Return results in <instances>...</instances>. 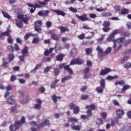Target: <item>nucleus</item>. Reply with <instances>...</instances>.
I'll return each instance as SVG.
<instances>
[{
	"label": "nucleus",
	"instance_id": "40",
	"mask_svg": "<svg viewBox=\"0 0 131 131\" xmlns=\"http://www.w3.org/2000/svg\"><path fill=\"white\" fill-rule=\"evenodd\" d=\"M115 85H117L118 84H120V85H123L124 84V81L123 80H120V81H118L115 82Z\"/></svg>",
	"mask_w": 131,
	"mask_h": 131
},
{
	"label": "nucleus",
	"instance_id": "1",
	"mask_svg": "<svg viewBox=\"0 0 131 131\" xmlns=\"http://www.w3.org/2000/svg\"><path fill=\"white\" fill-rule=\"evenodd\" d=\"M59 68L60 69H65V70H67L68 72L71 75H73V71H72V69L69 67V65H67L65 66V63H61L58 66Z\"/></svg>",
	"mask_w": 131,
	"mask_h": 131
},
{
	"label": "nucleus",
	"instance_id": "56",
	"mask_svg": "<svg viewBox=\"0 0 131 131\" xmlns=\"http://www.w3.org/2000/svg\"><path fill=\"white\" fill-rule=\"evenodd\" d=\"M110 28H109V27H104L103 28H102V30L104 32H108V31H109V30H110Z\"/></svg>",
	"mask_w": 131,
	"mask_h": 131
},
{
	"label": "nucleus",
	"instance_id": "27",
	"mask_svg": "<svg viewBox=\"0 0 131 131\" xmlns=\"http://www.w3.org/2000/svg\"><path fill=\"white\" fill-rule=\"evenodd\" d=\"M64 54H60L56 57L57 61H62L63 58H64Z\"/></svg>",
	"mask_w": 131,
	"mask_h": 131
},
{
	"label": "nucleus",
	"instance_id": "24",
	"mask_svg": "<svg viewBox=\"0 0 131 131\" xmlns=\"http://www.w3.org/2000/svg\"><path fill=\"white\" fill-rule=\"evenodd\" d=\"M71 78H72V76H71L70 75L66 76L61 79V82H64V81H66V80L71 79Z\"/></svg>",
	"mask_w": 131,
	"mask_h": 131
},
{
	"label": "nucleus",
	"instance_id": "50",
	"mask_svg": "<svg viewBox=\"0 0 131 131\" xmlns=\"http://www.w3.org/2000/svg\"><path fill=\"white\" fill-rule=\"evenodd\" d=\"M114 36H113L111 34L109 35V36L106 38V41H112L113 40Z\"/></svg>",
	"mask_w": 131,
	"mask_h": 131
},
{
	"label": "nucleus",
	"instance_id": "58",
	"mask_svg": "<svg viewBox=\"0 0 131 131\" xmlns=\"http://www.w3.org/2000/svg\"><path fill=\"white\" fill-rule=\"evenodd\" d=\"M118 30L116 29L113 31V32L111 34L112 35H113L114 37L116 35V34H118Z\"/></svg>",
	"mask_w": 131,
	"mask_h": 131
},
{
	"label": "nucleus",
	"instance_id": "12",
	"mask_svg": "<svg viewBox=\"0 0 131 131\" xmlns=\"http://www.w3.org/2000/svg\"><path fill=\"white\" fill-rule=\"evenodd\" d=\"M55 53H57L59 54L60 53V51L62 50V46H61V44L60 43H56L55 45V47H54Z\"/></svg>",
	"mask_w": 131,
	"mask_h": 131
},
{
	"label": "nucleus",
	"instance_id": "19",
	"mask_svg": "<svg viewBox=\"0 0 131 131\" xmlns=\"http://www.w3.org/2000/svg\"><path fill=\"white\" fill-rule=\"evenodd\" d=\"M22 54L24 56H27V54H28V48L27 47H25L21 51Z\"/></svg>",
	"mask_w": 131,
	"mask_h": 131
},
{
	"label": "nucleus",
	"instance_id": "45",
	"mask_svg": "<svg viewBox=\"0 0 131 131\" xmlns=\"http://www.w3.org/2000/svg\"><path fill=\"white\" fill-rule=\"evenodd\" d=\"M130 54H131V49H129L125 51L122 53V55H130Z\"/></svg>",
	"mask_w": 131,
	"mask_h": 131
},
{
	"label": "nucleus",
	"instance_id": "37",
	"mask_svg": "<svg viewBox=\"0 0 131 131\" xmlns=\"http://www.w3.org/2000/svg\"><path fill=\"white\" fill-rule=\"evenodd\" d=\"M102 15L103 17H108V16H112V14L105 11L102 13Z\"/></svg>",
	"mask_w": 131,
	"mask_h": 131
},
{
	"label": "nucleus",
	"instance_id": "44",
	"mask_svg": "<svg viewBox=\"0 0 131 131\" xmlns=\"http://www.w3.org/2000/svg\"><path fill=\"white\" fill-rule=\"evenodd\" d=\"M104 27H109L110 26V22L109 21H104L103 24Z\"/></svg>",
	"mask_w": 131,
	"mask_h": 131
},
{
	"label": "nucleus",
	"instance_id": "22",
	"mask_svg": "<svg viewBox=\"0 0 131 131\" xmlns=\"http://www.w3.org/2000/svg\"><path fill=\"white\" fill-rule=\"evenodd\" d=\"M51 38L54 40H56V41H58L60 40V38H59V37H58V36L55 34L51 35Z\"/></svg>",
	"mask_w": 131,
	"mask_h": 131
},
{
	"label": "nucleus",
	"instance_id": "2",
	"mask_svg": "<svg viewBox=\"0 0 131 131\" xmlns=\"http://www.w3.org/2000/svg\"><path fill=\"white\" fill-rule=\"evenodd\" d=\"M21 122L20 121H16L15 125H11L9 127V129L11 131H16L17 129H19Z\"/></svg>",
	"mask_w": 131,
	"mask_h": 131
},
{
	"label": "nucleus",
	"instance_id": "15",
	"mask_svg": "<svg viewBox=\"0 0 131 131\" xmlns=\"http://www.w3.org/2000/svg\"><path fill=\"white\" fill-rule=\"evenodd\" d=\"M51 99L52 100V101H53V103H54L55 104H56V103H57V100H60L61 99V97L60 96H56L55 95H53Z\"/></svg>",
	"mask_w": 131,
	"mask_h": 131
},
{
	"label": "nucleus",
	"instance_id": "11",
	"mask_svg": "<svg viewBox=\"0 0 131 131\" xmlns=\"http://www.w3.org/2000/svg\"><path fill=\"white\" fill-rule=\"evenodd\" d=\"M49 10H42L38 12V15H39V16H42V17H46V16H48V15H49Z\"/></svg>",
	"mask_w": 131,
	"mask_h": 131
},
{
	"label": "nucleus",
	"instance_id": "25",
	"mask_svg": "<svg viewBox=\"0 0 131 131\" xmlns=\"http://www.w3.org/2000/svg\"><path fill=\"white\" fill-rule=\"evenodd\" d=\"M59 29L60 30V32H66V31H69V29L65 27H60Z\"/></svg>",
	"mask_w": 131,
	"mask_h": 131
},
{
	"label": "nucleus",
	"instance_id": "64",
	"mask_svg": "<svg viewBox=\"0 0 131 131\" xmlns=\"http://www.w3.org/2000/svg\"><path fill=\"white\" fill-rule=\"evenodd\" d=\"M111 48L108 47L107 48L106 50L105 51V54H110L111 52Z\"/></svg>",
	"mask_w": 131,
	"mask_h": 131
},
{
	"label": "nucleus",
	"instance_id": "16",
	"mask_svg": "<svg viewBox=\"0 0 131 131\" xmlns=\"http://www.w3.org/2000/svg\"><path fill=\"white\" fill-rule=\"evenodd\" d=\"M71 126L74 130H80V126L79 125L76 126L75 124L72 123V124L71 125Z\"/></svg>",
	"mask_w": 131,
	"mask_h": 131
},
{
	"label": "nucleus",
	"instance_id": "32",
	"mask_svg": "<svg viewBox=\"0 0 131 131\" xmlns=\"http://www.w3.org/2000/svg\"><path fill=\"white\" fill-rule=\"evenodd\" d=\"M85 53L86 55H91L93 53V49L92 48H87L85 49Z\"/></svg>",
	"mask_w": 131,
	"mask_h": 131
},
{
	"label": "nucleus",
	"instance_id": "51",
	"mask_svg": "<svg viewBox=\"0 0 131 131\" xmlns=\"http://www.w3.org/2000/svg\"><path fill=\"white\" fill-rule=\"evenodd\" d=\"M100 85L102 88H105V80L102 79L100 81Z\"/></svg>",
	"mask_w": 131,
	"mask_h": 131
},
{
	"label": "nucleus",
	"instance_id": "9",
	"mask_svg": "<svg viewBox=\"0 0 131 131\" xmlns=\"http://www.w3.org/2000/svg\"><path fill=\"white\" fill-rule=\"evenodd\" d=\"M113 41L114 42V46L113 47V48L114 49L115 52H118L121 48H122V45H120L118 48H117V44L116 43V40H113Z\"/></svg>",
	"mask_w": 131,
	"mask_h": 131
},
{
	"label": "nucleus",
	"instance_id": "20",
	"mask_svg": "<svg viewBox=\"0 0 131 131\" xmlns=\"http://www.w3.org/2000/svg\"><path fill=\"white\" fill-rule=\"evenodd\" d=\"M41 66V63L36 64L35 68L30 71V73H34V72H35L36 70H38V68H39V67H40Z\"/></svg>",
	"mask_w": 131,
	"mask_h": 131
},
{
	"label": "nucleus",
	"instance_id": "23",
	"mask_svg": "<svg viewBox=\"0 0 131 131\" xmlns=\"http://www.w3.org/2000/svg\"><path fill=\"white\" fill-rule=\"evenodd\" d=\"M36 27H40L42 25V21L41 20H38L34 23Z\"/></svg>",
	"mask_w": 131,
	"mask_h": 131
},
{
	"label": "nucleus",
	"instance_id": "8",
	"mask_svg": "<svg viewBox=\"0 0 131 131\" xmlns=\"http://www.w3.org/2000/svg\"><path fill=\"white\" fill-rule=\"evenodd\" d=\"M6 102L10 105H13L15 104L16 101L15 100V97L14 96H9L6 100Z\"/></svg>",
	"mask_w": 131,
	"mask_h": 131
},
{
	"label": "nucleus",
	"instance_id": "29",
	"mask_svg": "<svg viewBox=\"0 0 131 131\" xmlns=\"http://www.w3.org/2000/svg\"><path fill=\"white\" fill-rule=\"evenodd\" d=\"M15 58V56L13 53H10L8 56V60L9 61H13Z\"/></svg>",
	"mask_w": 131,
	"mask_h": 131
},
{
	"label": "nucleus",
	"instance_id": "62",
	"mask_svg": "<svg viewBox=\"0 0 131 131\" xmlns=\"http://www.w3.org/2000/svg\"><path fill=\"white\" fill-rule=\"evenodd\" d=\"M89 98V96L88 95H82L81 96V100H87Z\"/></svg>",
	"mask_w": 131,
	"mask_h": 131
},
{
	"label": "nucleus",
	"instance_id": "59",
	"mask_svg": "<svg viewBox=\"0 0 131 131\" xmlns=\"http://www.w3.org/2000/svg\"><path fill=\"white\" fill-rule=\"evenodd\" d=\"M2 33L3 34V36H11V34H10V33L7 32V31L4 32H2Z\"/></svg>",
	"mask_w": 131,
	"mask_h": 131
},
{
	"label": "nucleus",
	"instance_id": "6",
	"mask_svg": "<svg viewBox=\"0 0 131 131\" xmlns=\"http://www.w3.org/2000/svg\"><path fill=\"white\" fill-rule=\"evenodd\" d=\"M17 17L19 20H21V21L24 22L25 24H26V23H27V21H28V17L26 16V15L18 14L17 15Z\"/></svg>",
	"mask_w": 131,
	"mask_h": 131
},
{
	"label": "nucleus",
	"instance_id": "30",
	"mask_svg": "<svg viewBox=\"0 0 131 131\" xmlns=\"http://www.w3.org/2000/svg\"><path fill=\"white\" fill-rule=\"evenodd\" d=\"M2 14L4 15V16L5 18H7V19H11L12 18V17H11V16L9 14V13H7V12H2Z\"/></svg>",
	"mask_w": 131,
	"mask_h": 131
},
{
	"label": "nucleus",
	"instance_id": "7",
	"mask_svg": "<svg viewBox=\"0 0 131 131\" xmlns=\"http://www.w3.org/2000/svg\"><path fill=\"white\" fill-rule=\"evenodd\" d=\"M112 70L108 68H105L104 69H102L100 70V75H106V74H108L109 72H111Z\"/></svg>",
	"mask_w": 131,
	"mask_h": 131
},
{
	"label": "nucleus",
	"instance_id": "61",
	"mask_svg": "<svg viewBox=\"0 0 131 131\" xmlns=\"http://www.w3.org/2000/svg\"><path fill=\"white\" fill-rule=\"evenodd\" d=\"M41 108V106L40 104H36L34 105V108L36 109L37 110H40Z\"/></svg>",
	"mask_w": 131,
	"mask_h": 131
},
{
	"label": "nucleus",
	"instance_id": "21",
	"mask_svg": "<svg viewBox=\"0 0 131 131\" xmlns=\"http://www.w3.org/2000/svg\"><path fill=\"white\" fill-rule=\"evenodd\" d=\"M18 106L17 105H14L12 107H11L10 109V112L11 113H16L17 112Z\"/></svg>",
	"mask_w": 131,
	"mask_h": 131
},
{
	"label": "nucleus",
	"instance_id": "53",
	"mask_svg": "<svg viewBox=\"0 0 131 131\" xmlns=\"http://www.w3.org/2000/svg\"><path fill=\"white\" fill-rule=\"evenodd\" d=\"M7 48L9 52H13L14 51V47L12 45L8 46Z\"/></svg>",
	"mask_w": 131,
	"mask_h": 131
},
{
	"label": "nucleus",
	"instance_id": "4",
	"mask_svg": "<svg viewBox=\"0 0 131 131\" xmlns=\"http://www.w3.org/2000/svg\"><path fill=\"white\" fill-rule=\"evenodd\" d=\"M76 17L78 18L79 20H80V21H82L83 22H84V21H89V19L86 14H83L81 16L78 14H76Z\"/></svg>",
	"mask_w": 131,
	"mask_h": 131
},
{
	"label": "nucleus",
	"instance_id": "28",
	"mask_svg": "<svg viewBox=\"0 0 131 131\" xmlns=\"http://www.w3.org/2000/svg\"><path fill=\"white\" fill-rule=\"evenodd\" d=\"M96 91L98 92V94H102L104 90L103 89V88L98 86L96 88Z\"/></svg>",
	"mask_w": 131,
	"mask_h": 131
},
{
	"label": "nucleus",
	"instance_id": "48",
	"mask_svg": "<svg viewBox=\"0 0 131 131\" xmlns=\"http://www.w3.org/2000/svg\"><path fill=\"white\" fill-rule=\"evenodd\" d=\"M115 40L116 42H124V37H120Z\"/></svg>",
	"mask_w": 131,
	"mask_h": 131
},
{
	"label": "nucleus",
	"instance_id": "43",
	"mask_svg": "<svg viewBox=\"0 0 131 131\" xmlns=\"http://www.w3.org/2000/svg\"><path fill=\"white\" fill-rule=\"evenodd\" d=\"M130 88V86L129 85H125L123 86V88L122 89V92H125V91H126V90H128V89H129Z\"/></svg>",
	"mask_w": 131,
	"mask_h": 131
},
{
	"label": "nucleus",
	"instance_id": "46",
	"mask_svg": "<svg viewBox=\"0 0 131 131\" xmlns=\"http://www.w3.org/2000/svg\"><path fill=\"white\" fill-rule=\"evenodd\" d=\"M68 120L69 122H72L74 121L75 122H77L78 121V120L76 119V118H70L68 119Z\"/></svg>",
	"mask_w": 131,
	"mask_h": 131
},
{
	"label": "nucleus",
	"instance_id": "35",
	"mask_svg": "<svg viewBox=\"0 0 131 131\" xmlns=\"http://www.w3.org/2000/svg\"><path fill=\"white\" fill-rule=\"evenodd\" d=\"M123 67L125 68V69H129V68H131V63L130 62H126L123 66Z\"/></svg>",
	"mask_w": 131,
	"mask_h": 131
},
{
	"label": "nucleus",
	"instance_id": "34",
	"mask_svg": "<svg viewBox=\"0 0 131 131\" xmlns=\"http://www.w3.org/2000/svg\"><path fill=\"white\" fill-rule=\"evenodd\" d=\"M31 35H33V36H35V35H32L31 33H28L25 35L24 39L26 40L28 39V38L30 37V36H31Z\"/></svg>",
	"mask_w": 131,
	"mask_h": 131
},
{
	"label": "nucleus",
	"instance_id": "33",
	"mask_svg": "<svg viewBox=\"0 0 131 131\" xmlns=\"http://www.w3.org/2000/svg\"><path fill=\"white\" fill-rule=\"evenodd\" d=\"M95 10H96L97 12H105V11H107V9L103 8V7H100L99 8H96Z\"/></svg>",
	"mask_w": 131,
	"mask_h": 131
},
{
	"label": "nucleus",
	"instance_id": "39",
	"mask_svg": "<svg viewBox=\"0 0 131 131\" xmlns=\"http://www.w3.org/2000/svg\"><path fill=\"white\" fill-rule=\"evenodd\" d=\"M7 41L8 43L12 44L13 42H14V39L12 38V36L10 35L8 38H7Z\"/></svg>",
	"mask_w": 131,
	"mask_h": 131
},
{
	"label": "nucleus",
	"instance_id": "3",
	"mask_svg": "<svg viewBox=\"0 0 131 131\" xmlns=\"http://www.w3.org/2000/svg\"><path fill=\"white\" fill-rule=\"evenodd\" d=\"M69 107L71 110H74V114H78L79 113V107L76 106V105L74 104V103H72L70 104Z\"/></svg>",
	"mask_w": 131,
	"mask_h": 131
},
{
	"label": "nucleus",
	"instance_id": "63",
	"mask_svg": "<svg viewBox=\"0 0 131 131\" xmlns=\"http://www.w3.org/2000/svg\"><path fill=\"white\" fill-rule=\"evenodd\" d=\"M57 86V84H55L54 82L51 83L50 88L51 89H55Z\"/></svg>",
	"mask_w": 131,
	"mask_h": 131
},
{
	"label": "nucleus",
	"instance_id": "36",
	"mask_svg": "<svg viewBox=\"0 0 131 131\" xmlns=\"http://www.w3.org/2000/svg\"><path fill=\"white\" fill-rule=\"evenodd\" d=\"M120 34L122 36H128L130 34L128 32L123 31L121 32Z\"/></svg>",
	"mask_w": 131,
	"mask_h": 131
},
{
	"label": "nucleus",
	"instance_id": "5",
	"mask_svg": "<svg viewBox=\"0 0 131 131\" xmlns=\"http://www.w3.org/2000/svg\"><path fill=\"white\" fill-rule=\"evenodd\" d=\"M76 64L81 65L82 64V60L79 58L74 59L71 60L70 65H75Z\"/></svg>",
	"mask_w": 131,
	"mask_h": 131
},
{
	"label": "nucleus",
	"instance_id": "55",
	"mask_svg": "<svg viewBox=\"0 0 131 131\" xmlns=\"http://www.w3.org/2000/svg\"><path fill=\"white\" fill-rule=\"evenodd\" d=\"M69 10L71 12H73V13H77V9L74 8L73 7H70Z\"/></svg>",
	"mask_w": 131,
	"mask_h": 131
},
{
	"label": "nucleus",
	"instance_id": "18",
	"mask_svg": "<svg viewBox=\"0 0 131 131\" xmlns=\"http://www.w3.org/2000/svg\"><path fill=\"white\" fill-rule=\"evenodd\" d=\"M71 54L73 58L76 57V55H77V50H76L75 48L72 49L71 51Z\"/></svg>",
	"mask_w": 131,
	"mask_h": 131
},
{
	"label": "nucleus",
	"instance_id": "13",
	"mask_svg": "<svg viewBox=\"0 0 131 131\" xmlns=\"http://www.w3.org/2000/svg\"><path fill=\"white\" fill-rule=\"evenodd\" d=\"M52 12H54V13H56V14H57L58 15H59L60 16H62L63 17H64L65 15H66V13L64 12V11H62L59 10L52 9Z\"/></svg>",
	"mask_w": 131,
	"mask_h": 131
},
{
	"label": "nucleus",
	"instance_id": "52",
	"mask_svg": "<svg viewBox=\"0 0 131 131\" xmlns=\"http://www.w3.org/2000/svg\"><path fill=\"white\" fill-rule=\"evenodd\" d=\"M24 57H26V56L23 54L22 55L18 56V59H19L20 61H21V62H24L25 60Z\"/></svg>",
	"mask_w": 131,
	"mask_h": 131
},
{
	"label": "nucleus",
	"instance_id": "31",
	"mask_svg": "<svg viewBox=\"0 0 131 131\" xmlns=\"http://www.w3.org/2000/svg\"><path fill=\"white\" fill-rule=\"evenodd\" d=\"M103 122V121L102 119H97L96 120V124H97V125H102Z\"/></svg>",
	"mask_w": 131,
	"mask_h": 131
},
{
	"label": "nucleus",
	"instance_id": "38",
	"mask_svg": "<svg viewBox=\"0 0 131 131\" xmlns=\"http://www.w3.org/2000/svg\"><path fill=\"white\" fill-rule=\"evenodd\" d=\"M128 58L129 56H125L123 59H122V60H121V63H122V64H124V63H125V62H126V61H127V60H128Z\"/></svg>",
	"mask_w": 131,
	"mask_h": 131
},
{
	"label": "nucleus",
	"instance_id": "17",
	"mask_svg": "<svg viewBox=\"0 0 131 131\" xmlns=\"http://www.w3.org/2000/svg\"><path fill=\"white\" fill-rule=\"evenodd\" d=\"M16 25L18 28H22L23 27V23L20 20L16 19Z\"/></svg>",
	"mask_w": 131,
	"mask_h": 131
},
{
	"label": "nucleus",
	"instance_id": "41",
	"mask_svg": "<svg viewBox=\"0 0 131 131\" xmlns=\"http://www.w3.org/2000/svg\"><path fill=\"white\" fill-rule=\"evenodd\" d=\"M121 14L122 15H126V14H128V10L126 9H123L121 11Z\"/></svg>",
	"mask_w": 131,
	"mask_h": 131
},
{
	"label": "nucleus",
	"instance_id": "54",
	"mask_svg": "<svg viewBox=\"0 0 131 131\" xmlns=\"http://www.w3.org/2000/svg\"><path fill=\"white\" fill-rule=\"evenodd\" d=\"M52 69V67L51 66L47 67L44 69V73H47V72H49L50 70Z\"/></svg>",
	"mask_w": 131,
	"mask_h": 131
},
{
	"label": "nucleus",
	"instance_id": "14",
	"mask_svg": "<svg viewBox=\"0 0 131 131\" xmlns=\"http://www.w3.org/2000/svg\"><path fill=\"white\" fill-rule=\"evenodd\" d=\"M43 125H50V122L48 120H46L44 122L40 124L39 126H38L37 129H40L41 127L43 126Z\"/></svg>",
	"mask_w": 131,
	"mask_h": 131
},
{
	"label": "nucleus",
	"instance_id": "26",
	"mask_svg": "<svg viewBox=\"0 0 131 131\" xmlns=\"http://www.w3.org/2000/svg\"><path fill=\"white\" fill-rule=\"evenodd\" d=\"M96 51H97L98 57H100V54H103V49L100 47V46H98L96 48Z\"/></svg>",
	"mask_w": 131,
	"mask_h": 131
},
{
	"label": "nucleus",
	"instance_id": "47",
	"mask_svg": "<svg viewBox=\"0 0 131 131\" xmlns=\"http://www.w3.org/2000/svg\"><path fill=\"white\" fill-rule=\"evenodd\" d=\"M130 42H131V39H129L127 40H125V39H124L123 43L124 46H127V45H129V43H130Z\"/></svg>",
	"mask_w": 131,
	"mask_h": 131
},
{
	"label": "nucleus",
	"instance_id": "42",
	"mask_svg": "<svg viewBox=\"0 0 131 131\" xmlns=\"http://www.w3.org/2000/svg\"><path fill=\"white\" fill-rule=\"evenodd\" d=\"M39 42V38L38 37L34 38L32 40V43H35L36 45V43H38Z\"/></svg>",
	"mask_w": 131,
	"mask_h": 131
},
{
	"label": "nucleus",
	"instance_id": "57",
	"mask_svg": "<svg viewBox=\"0 0 131 131\" xmlns=\"http://www.w3.org/2000/svg\"><path fill=\"white\" fill-rule=\"evenodd\" d=\"M84 33L81 34L79 36H78V38L79 39H84V36H85Z\"/></svg>",
	"mask_w": 131,
	"mask_h": 131
},
{
	"label": "nucleus",
	"instance_id": "60",
	"mask_svg": "<svg viewBox=\"0 0 131 131\" xmlns=\"http://www.w3.org/2000/svg\"><path fill=\"white\" fill-rule=\"evenodd\" d=\"M18 81L19 83H21L22 84H24L26 82V80L23 78L19 79Z\"/></svg>",
	"mask_w": 131,
	"mask_h": 131
},
{
	"label": "nucleus",
	"instance_id": "49",
	"mask_svg": "<svg viewBox=\"0 0 131 131\" xmlns=\"http://www.w3.org/2000/svg\"><path fill=\"white\" fill-rule=\"evenodd\" d=\"M53 70H54V75L56 76L59 75V69H58V68H53Z\"/></svg>",
	"mask_w": 131,
	"mask_h": 131
},
{
	"label": "nucleus",
	"instance_id": "10",
	"mask_svg": "<svg viewBox=\"0 0 131 131\" xmlns=\"http://www.w3.org/2000/svg\"><path fill=\"white\" fill-rule=\"evenodd\" d=\"M117 118H122V116L124 115V112L121 110H117L116 111Z\"/></svg>",
	"mask_w": 131,
	"mask_h": 131
}]
</instances>
